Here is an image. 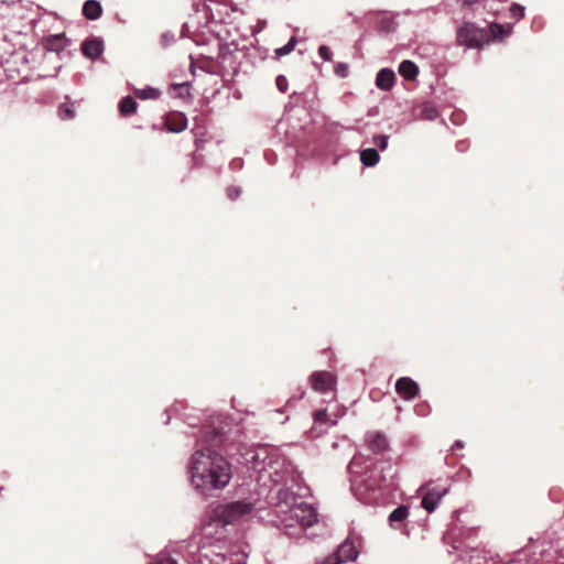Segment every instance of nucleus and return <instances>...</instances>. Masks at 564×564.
Masks as SVG:
<instances>
[{"label":"nucleus","instance_id":"nucleus-13","mask_svg":"<svg viewBox=\"0 0 564 564\" xmlns=\"http://www.w3.org/2000/svg\"><path fill=\"white\" fill-rule=\"evenodd\" d=\"M104 43L99 39L86 40L82 45V52L86 57L95 59L101 55Z\"/></svg>","mask_w":564,"mask_h":564},{"label":"nucleus","instance_id":"nucleus-15","mask_svg":"<svg viewBox=\"0 0 564 564\" xmlns=\"http://www.w3.org/2000/svg\"><path fill=\"white\" fill-rule=\"evenodd\" d=\"M67 40L64 34H54L45 39L44 46L47 51L61 52L66 47Z\"/></svg>","mask_w":564,"mask_h":564},{"label":"nucleus","instance_id":"nucleus-35","mask_svg":"<svg viewBox=\"0 0 564 564\" xmlns=\"http://www.w3.org/2000/svg\"><path fill=\"white\" fill-rule=\"evenodd\" d=\"M18 57H19V54H18V53L13 54V55L11 56V58H9V59H7V61H6V66L8 67V66L11 64V62H15Z\"/></svg>","mask_w":564,"mask_h":564},{"label":"nucleus","instance_id":"nucleus-22","mask_svg":"<svg viewBox=\"0 0 564 564\" xmlns=\"http://www.w3.org/2000/svg\"><path fill=\"white\" fill-rule=\"evenodd\" d=\"M296 45V39L292 36L290 41L282 47L275 50V54L279 56H283L290 54Z\"/></svg>","mask_w":564,"mask_h":564},{"label":"nucleus","instance_id":"nucleus-9","mask_svg":"<svg viewBox=\"0 0 564 564\" xmlns=\"http://www.w3.org/2000/svg\"><path fill=\"white\" fill-rule=\"evenodd\" d=\"M292 518H295L302 528L312 527L316 521V512L312 507L299 506L292 509Z\"/></svg>","mask_w":564,"mask_h":564},{"label":"nucleus","instance_id":"nucleus-14","mask_svg":"<svg viewBox=\"0 0 564 564\" xmlns=\"http://www.w3.org/2000/svg\"><path fill=\"white\" fill-rule=\"evenodd\" d=\"M395 75L389 68H382L378 72L376 77V85L381 90H390L393 87Z\"/></svg>","mask_w":564,"mask_h":564},{"label":"nucleus","instance_id":"nucleus-21","mask_svg":"<svg viewBox=\"0 0 564 564\" xmlns=\"http://www.w3.org/2000/svg\"><path fill=\"white\" fill-rule=\"evenodd\" d=\"M58 116L62 120H70L75 117V109L72 104H62L58 107Z\"/></svg>","mask_w":564,"mask_h":564},{"label":"nucleus","instance_id":"nucleus-4","mask_svg":"<svg viewBox=\"0 0 564 564\" xmlns=\"http://www.w3.org/2000/svg\"><path fill=\"white\" fill-rule=\"evenodd\" d=\"M221 545H213L207 549L208 553H205V556L213 555L214 557L210 560L212 564H245L246 563V554L240 550V547L235 546L232 550L223 552Z\"/></svg>","mask_w":564,"mask_h":564},{"label":"nucleus","instance_id":"nucleus-34","mask_svg":"<svg viewBox=\"0 0 564 564\" xmlns=\"http://www.w3.org/2000/svg\"><path fill=\"white\" fill-rule=\"evenodd\" d=\"M239 195V189L237 188H228V196L231 199H235Z\"/></svg>","mask_w":564,"mask_h":564},{"label":"nucleus","instance_id":"nucleus-2","mask_svg":"<svg viewBox=\"0 0 564 564\" xmlns=\"http://www.w3.org/2000/svg\"><path fill=\"white\" fill-rule=\"evenodd\" d=\"M511 31L512 26L510 24L502 25L492 22L488 29H485L478 28L473 22H465L456 31V42L467 48L480 50L492 41H502Z\"/></svg>","mask_w":564,"mask_h":564},{"label":"nucleus","instance_id":"nucleus-18","mask_svg":"<svg viewBox=\"0 0 564 564\" xmlns=\"http://www.w3.org/2000/svg\"><path fill=\"white\" fill-rule=\"evenodd\" d=\"M137 101L132 97L127 96L119 102V112L122 117H128L137 111Z\"/></svg>","mask_w":564,"mask_h":564},{"label":"nucleus","instance_id":"nucleus-3","mask_svg":"<svg viewBox=\"0 0 564 564\" xmlns=\"http://www.w3.org/2000/svg\"><path fill=\"white\" fill-rule=\"evenodd\" d=\"M253 510V503L249 501H234L216 506L209 514L210 523L228 525L235 524L248 517Z\"/></svg>","mask_w":564,"mask_h":564},{"label":"nucleus","instance_id":"nucleus-10","mask_svg":"<svg viewBox=\"0 0 564 564\" xmlns=\"http://www.w3.org/2000/svg\"><path fill=\"white\" fill-rule=\"evenodd\" d=\"M312 388L318 392H327L333 389L334 377L327 371L314 372L311 376Z\"/></svg>","mask_w":564,"mask_h":564},{"label":"nucleus","instance_id":"nucleus-30","mask_svg":"<svg viewBox=\"0 0 564 564\" xmlns=\"http://www.w3.org/2000/svg\"><path fill=\"white\" fill-rule=\"evenodd\" d=\"M318 54H319V56H321L324 61H327V62L332 61V52H330V50H329V47H328V46H326V45H321V46L318 47Z\"/></svg>","mask_w":564,"mask_h":564},{"label":"nucleus","instance_id":"nucleus-24","mask_svg":"<svg viewBox=\"0 0 564 564\" xmlns=\"http://www.w3.org/2000/svg\"><path fill=\"white\" fill-rule=\"evenodd\" d=\"M313 419H314L315 424H324V423H326L327 419H328L326 410H324V409L316 410L313 413Z\"/></svg>","mask_w":564,"mask_h":564},{"label":"nucleus","instance_id":"nucleus-36","mask_svg":"<svg viewBox=\"0 0 564 564\" xmlns=\"http://www.w3.org/2000/svg\"><path fill=\"white\" fill-rule=\"evenodd\" d=\"M464 445H463V442L460 441H456L453 448H462Z\"/></svg>","mask_w":564,"mask_h":564},{"label":"nucleus","instance_id":"nucleus-28","mask_svg":"<svg viewBox=\"0 0 564 564\" xmlns=\"http://www.w3.org/2000/svg\"><path fill=\"white\" fill-rule=\"evenodd\" d=\"M150 564H177V562L169 555H159L152 563Z\"/></svg>","mask_w":564,"mask_h":564},{"label":"nucleus","instance_id":"nucleus-19","mask_svg":"<svg viewBox=\"0 0 564 564\" xmlns=\"http://www.w3.org/2000/svg\"><path fill=\"white\" fill-rule=\"evenodd\" d=\"M379 159H380V156H379L377 150L371 149V148L365 149L360 153V160H361L362 164L366 166L376 165L379 162Z\"/></svg>","mask_w":564,"mask_h":564},{"label":"nucleus","instance_id":"nucleus-1","mask_svg":"<svg viewBox=\"0 0 564 564\" xmlns=\"http://www.w3.org/2000/svg\"><path fill=\"white\" fill-rule=\"evenodd\" d=\"M189 473L192 484L204 495L224 489L231 479L228 460L210 448L198 449L193 454Z\"/></svg>","mask_w":564,"mask_h":564},{"label":"nucleus","instance_id":"nucleus-32","mask_svg":"<svg viewBox=\"0 0 564 564\" xmlns=\"http://www.w3.org/2000/svg\"><path fill=\"white\" fill-rule=\"evenodd\" d=\"M383 479H384V478L380 476L378 479H375L371 484H369V485H368V487H369L370 489L379 488V487H380V485H381V482L383 481Z\"/></svg>","mask_w":564,"mask_h":564},{"label":"nucleus","instance_id":"nucleus-23","mask_svg":"<svg viewBox=\"0 0 564 564\" xmlns=\"http://www.w3.org/2000/svg\"><path fill=\"white\" fill-rule=\"evenodd\" d=\"M510 14H511V18L519 21L524 17V8L518 3H513L510 7Z\"/></svg>","mask_w":564,"mask_h":564},{"label":"nucleus","instance_id":"nucleus-29","mask_svg":"<svg viewBox=\"0 0 564 564\" xmlns=\"http://www.w3.org/2000/svg\"><path fill=\"white\" fill-rule=\"evenodd\" d=\"M138 97L145 99V98H156L159 96V91L154 88H149L148 90H141L137 94Z\"/></svg>","mask_w":564,"mask_h":564},{"label":"nucleus","instance_id":"nucleus-33","mask_svg":"<svg viewBox=\"0 0 564 564\" xmlns=\"http://www.w3.org/2000/svg\"><path fill=\"white\" fill-rule=\"evenodd\" d=\"M174 88L180 89V94H178L180 96H183V95H184V94H183V91H185V93H186V95H188V90H187V87H186V85H185V84H182V85H174Z\"/></svg>","mask_w":564,"mask_h":564},{"label":"nucleus","instance_id":"nucleus-27","mask_svg":"<svg viewBox=\"0 0 564 564\" xmlns=\"http://www.w3.org/2000/svg\"><path fill=\"white\" fill-rule=\"evenodd\" d=\"M275 84H276V87L278 89L281 91V93H286L288 90V87H289V83H288V79L285 76L283 75H279L275 79Z\"/></svg>","mask_w":564,"mask_h":564},{"label":"nucleus","instance_id":"nucleus-17","mask_svg":"<svg viewBox=\"0 0 564 564\" xmlns=\"http://www.w3.org/2000/svg\"><path fill=\"white\" fill-rule=\"evenodd\" d=\"M399 73L405 79H414L419 74V68L413 62L406 59L400 64Z\"/></svg>","mask_w":564,"mask_h":564},{"label":"nucleus","instance_id":"nucleus-25","mask_svg":"<svg viewBox=\"0 0 564 564\" xmlns=\"http://www.w3.org/2000/svg\"><path fill=\"white\" fill-rule=\"evenodd\" d=\"M372 143L383 151L388 147V137L382 134L375 135L372 139Z\"/></svg>","mask_w":564,"mask_h":564},{"label":"nucleus","instance_id":"nucleus-11","mask_svg":"<svg viewBox=\"0 0 564 564\" xmlns=\"http://www.w3.org/2000/svg\"><path fill=\"white\" fill-rule=\"evenodd\" d=\"M164 124L171 132H182L187 127V118L183 112H170L166 115Z\"/></svg>","mask_w":564,"mask_h":564},{"label":"nucleus","instance_id":"nucleus-8","mask_svg":"<svg viewBox=\"0 0 564 564\" xmlns=\"http://www.w3.org/2000/svg\"><path fill=\"white\" fill-rule=\"evenodd\" d=\"M397 393L404 400H412L419 394L417 383L409 377L399 378L395 382Z\"/></svg>","mask_w":564,"mask_h":564},{"label":"nucleus","instance_id":"nucleus-31","mask_svg":"<svg viewBox=\"0 0 564 564\" xmlns=\"http://www.w3.org/2000/svg\"><path fill=\"white\" fill-rule=\"evenodd\" d=\"M463 7H471L478 4L481 0H457Z\"/></svg>","mask_w":564,"mask_h":564},{"label":"nucleus","instance_id":"nucleus-26","mask_svg":"<svg viewBox=\"0 0 564 564\" xmlns=\"http://www.w3.org/2000/svg\"><path fill=\"white\" fill-rule=\"evenodd\" d=\"M334 72L337 76L345 78L348 75V65L345 63H337L334 67Z\"/></svg>","mask_w":564,"mask_h":564},{"label":"nucleus","instance_id":"nucleus-12","mask_svg":"<svg viewBox=\"0 0 564 564\" xmlns=\"http://www.w3.org/2000/svg\"><path fill=\"white\" fill-rule=\"evenodd\" d=\"M366 443L373 453H381L389 446L386 435L380 432H369L366 436Z\"/></svg>","mask_w":564,"mask_h":564},{"label":"nucleus","instance_id":"nucleus-16","mask_svg":"<svg viewBox=\"0 0 564 564\" xmlns=\"http://www.w3.org/2000/svg\"><path fill=\"white\" fill-rule=\"evenodd\" d=\"M102 13L101 4L97 0H87L83 6V14L88 20H97Z\"/></svg>","mask_w":564,"mask_h":564},{"label":"nucleus","instance_id":"nucleus-20","mask_svg":"<svg viewBox=\"0 0 564 564\" xmlns=\"http://www.w3.org/2000/svg\"><path fill=\"white\" fill-rule=\"evenodd\" d=\"M409 516V508L405 507V506H400L398 508H395L389 516V521L391 523L393 522H402L403 520L406 519V517Z\"/></svg>","mask_w":564,"mask_h":564},{"label":"nucleus","instance_id":"nucleus-5","mask_svg":"<svg viewBox=\"0 0 564 564\" xmlns=\"http://www.w3.org/2000/svg\"><path fill=\"white\" fill-rule=\"evenodd\" d=\"M420 490L423 494L421 507L431 513L437 508L443 497L448 494L449 488L441 485L432 486L429 484L421 487Z\"/></svg>","mask_w":564,"mask_h":564},{"label":"nucleus","instance_id":"nucleus-6","mask_svg":"<svg viewBox=\"0 0 564 564\" xmlns=\"http://www.w3.org/2000/svg\"><path fill=\"white\" fill-rule=\"evenodd\" d=\"M357 557V551L351 542H344L337 551L326 557L322 564H341L347 561H354Z\"/></svg>","mask_w":564,"mask_h":564},{"label":"nucleus","instance_id":"nucleus-7","mask_svg":"<svg viewBox=\"0 0 564 564\" xmlns=\"http://www.w3.org/2000/svg\"><path fill=\"white\" fill-rule=\"evenodd\" d=\"M530 562L540 564L552 560L551 545L546 542L534 543L527 550Z\"/></svg>","mask_w":564,"mask_h":564}]
</instances>
